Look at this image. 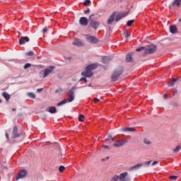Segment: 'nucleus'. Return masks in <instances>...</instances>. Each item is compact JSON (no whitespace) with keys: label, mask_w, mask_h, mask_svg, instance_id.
<instances>
[{"label":"nucleus","mask_w":181,"mask_h":181,"mask_svg":"<svg viewBox=\"0 0 181 181\" xmlns=\"http://www.w3.org/2000/svg\"><path fill=\"white\" fill-rule=\"evenodd\" d=\"M97 69V65L95 64H92L90 65H88L85 69V71L81 72V76H85L86 78H90L93 76V70H95Z\"/></svg>","instance_id":"f257e3e1"},{"label":"nucleus","mask_w":181,"mask_h":181,"mask_svg":"<svg viewBox=\"0 0 181 181\" xmlns=\"http://www.w3.org/2000/svg\"><path fill=\"white\" fill-rule=\"evenodd\" d=\"M127 176H128V173L124 172L120 174L119 176L118 175L112 176V180H110V181H117L118 180L119 181H129V178H128Z\"/></svg>","instance_id":"f03ea898"},{"label":"nucleus","mask_w":181,"mask_h":181,"mask_svg":"<svg viewBox=\"0 0 181 181\" xmlns=\"http://www.w3.org/2000/svg\"><path fill=\"white\" fill-rule=\"evenodd\" d=\"M77 89L76 86H74L73 88H71L69 92H67V99H65L64 100H66L69 103H71L75 99V90Z\"/></svg>","instance_id":"7ed1b4c3"},{"label":"nucleus","mask_w":181,"mask_h":181,"mask_svg":"<svg viewBox=\"0 0 181 181\" xmlns=\"http://www.w3.org/2000/svg\"><path fill=\"white\" fill-rule=\"evenodd\" d=\"M123 74V68L120 67L115 70L112 74V81H117L120 75Z\"/></svg>","instance_id":"20e7f679"},{"label":"nucleus","mask_w":181,"mask_h":181,"mask_svg":"<svg viewBox=\"0 0 181 181\" xmlns=\"http://www.w3.org/2000/svg\"><path fill=\"white\" fill-rule=\"evenodd\" d=\"M157 47L156 45H149L148 46L147 49H145V51H144V54L145 55L153 54L156 52Z\"/></svg>","instance_id":"39448f33"},{"label":"nucleus","mask_w":181,"mask_h":181,"mask_svg":"<svg viewBox=\"0 0 181 181\" xmlns=\"http://www.w3.org/2000/svg\"><path fill=\"white\" fill-rule=\"evenodd\" d=\"M93 17H94V14L89 16V21L92 20ZM90 27L93 28V29L97 30L100 26V22L92 20L90 21Z\"/></svg>","instance_id":"423d86ee"},{"label":"nucleus","mask_w":181,"mask_h":181,"mask_svg":"<svg viewBox=\"0 0 181 181\" xmlns=\"http://www.w3.org/2000/svg\"><path fill=\"white\" fill-rule=\"evenodd\" d=\"M85 37H86L87 42H88L90 44H96L98 42V40H97V38L95 37V36L86 35H85Z\"/></svg>","instance_id":"0eeeda50"},{"label":"nucleus","mask_w":181,"mask_h":181,"mask_svg":"<svg viewBox=\"0 0 181 181\" xmlns=\"http://www.w3.org/2000/svg\"><path fill=\"white\" fill-rule=\"evenodd\" d=\"M26 177V170H21L20 173L16 176V180H19L20 179H23Z\"/></svg>","instance_id":"6e6552de"},{"label":"nucleus","mask_w":181,"mask_h":181,"mask_svg":"<svg viewBox=\"0 0 181 181\" xmlns=\"http://www.w3.org/2000/svg\"><path fill=\"white\" fill-rule=\"evenodd\" d=\"M30 42V38L28 36L21 37L20 39L18 40V44H20V45H23L26 42Z\"/></svg>","instance_id":"1a4fd4ad"},{"label":"nucleus","mask_w":181,"mask_h":181,"mask_svg":"<svg viewBox=\"0 0 181 181\" xmlns=\"http://www.w3.org/2000/svg\"><path fill=\"white\" fill-rule=\"evenodd\" d=\"M55 67L54 66H49L47 69L44 70V74H43V78H46L47 76H49V74H51V73L54 70Z\"/></svg>","instance_id":"9d476101"},{"label":"nucleus","mask_w":181,"mask_h":181,"mask_svg":"<svg viewBox=\"0 0 181 181\" xmlns=\"http://www.w3.org/2000/svg\"><path fill=\"white\" fill-rule=\"evenodd\" d=\"M88 24V20L87 19V18L81 17V18H79V25H81V26H87Z\"/></svg>","instance_id":"9b49d317"},{"label":"nucleus","mask_w":181,"mask_h":181,"mask_svg":"<svg viewBox=\"0 0 181 181\" xmlns=\"http://www.w3.org/2000/svg\"><path fill=\"white\" fill-rule=\"evenodd\" d=\"M127 143L126 141L124 140H119L116 143H114V144L112 145L115 148H120L122 146H123L124 144H125Z\"/></svg>","instance_id":"f8f14e48"},{"label":"nucleus","mask_w":181,"mask_h":181,"mask_svg":"<svg viewBox=\"0 0 181 181\" xmlns=\"http://www.w3.org/2000/svg\"><path fill=\"white\" fill-rule=\"evenodd\" d=\"M114 21H115V13H113L112 14V16H110L108 18V20H107V25H110L112 24V23L114 22Z\"/></svg>","instance_id":"ddd939ff"},{"label":"nucleus","mask_w":181,"mask_h":181,"mask_svg":"<svg viewBox=\"0 0 181 181\" xmlns=\"http://www.w3.org/2000/svg\"><path fill=\"white\" fill-rule=\"evenodd\" d=\"M73 45L78 47L84 46V43H83L80 39H75L73 42Z\"/></svg>","instance_id":"4468645a"},{"label":"nucleus","mask_w":181,"mask_h":181,"mask_svg":"<svg viewBox=\"0 0 181 181\" xmlns=\"http://www.w3.org/2000/svg\"><path fill=\"white\" fill-rule=\"evenodd\" d=\"M13 135H14L13 139H17L21 136V134H18V127L16 126L13 128Z\"/></svg>","instance_id":"2eb2a0df"},{"label":"nucleus","mask_w":181,"mask_h":181,"mask_svg":"<svg viewBox=\"0 0 181 181\" xmlns=\"http://www.w3.org/2000/svg\"><path fill=\"white\" fill-rule=\"evenodd\" d=\"M122 132H135L136 129L134 127H124L122 129Z\"/></svg>","instance_id":"dca6fc26"},{"label":"nucleus","mask_w":181,"mask_h":181,"mask_svg":"<svg viewBox=\"0 0 181 181\" xmlns=\"http://www.w3.org/2000/svg\"><path fill=\"white\" fill-rule=\"evenodd\" d=\"M133 52H129L128 53L127 56L126 57V62H127V63H131L132 62H133Z\"/></svg>","instance_id":"f3484780"},{"label":"nucleus","mask_w":181,"mask_h":181,"mask_svg":"<svg viewBox=\"0 0 181 181\" xmlns=\"http://www.w3.org/2000/svg\"><path fill=\"white\" fill-rule=\"evenodd\" d=\"M169 29L170 30L171 34H176L177 33V27L175 25H172L169 26Z\"/></svg>","instance_id":"a211bd4d"},{"label":"nucleus","mask_w":181,"mask_h":181,"mask_svg":"<svg viewBox=\"0 0 181 181\" xmlns=\"http://www.w3.org/2000/svg\"><path fill=\"white\" fill-rule=\"evenodd\" d=\"M125 16H126V14H124V13L118 14L117 16H116L115 21H116V23H117L121 19H123V18H125Z\"/></svg>","instance_id":"6ab92c4d"},{"label":"nucleus","mask_w":181,"mask_h":181,"mask_svg":"<svg viewBox=\"0 0 181 181\" xmlns=\"http://www.w3.org/2000/svg\"><path fill=\"white\" fill-rule=\"evenodd\" d=\"M110 60H112L111 57H103L102 63L103 64H107V63L110 62Z\"/></svg>","instance_id":"aec40b11"},{"label":"nucleus","mask_w":181,"mask_h":181,"mask_svg":"<svg viewBox=\"0 0 181 181\" xmlns=\"http://www.w3.org/2000/svg\"><path fill=\"white\" fill-rule=\"evenodd\" d=\"M143 166V163L137 164L135 166H132V168H130V170H137L138 169L141 168Z\"/></svg>","instance_id":"412c9836"},{"label":"nucleus","mask_w":181,"mask_h":181,"mask_svg":"<svg viewBox=\"0 0 181 181\" xmlns=\"http://www.w3.org/2000/svg\"><path fill=\"white\" fill-rule=\"evenodd\" d=\"M2 96L3 98H4L5 100L6 101H8V100L11 99V95L6 92L3 93Z\"/></svg>","instance_id":"4be33fe9"},{"label":"nucleus","mask_w":181,"mask_h":181,"mask_svg":"<svg viewBox=\"0 0 181 181\" xmlns=\"http://www.w3.org/2000/svg\"><path fill=\"white\" fill-rule=\"evenodd\" d=\"M48 112H49L51 114H55L57 112V108L54 106H52L48 110Z\"/></svg>","instance_id":"5701e85b"},{"label":"nucleus","mask_w":181,"mask_h":181,"mask_svg":"<svg viewBox=\"0 0 181 181\" xmlns=\"http://www.w3.org/2000/svg\"><path fill=\"white\" fill-rule=\"evenodd\" d=\"M181 0H175L173 3V6H180Z\"/></svg>","instance_id":"b1692460"},{"label":"nucleus","mask_w":181,"mask_h":181,"mask_svg":"<svg viewBox=\"0 0 181 181\" xmlns=\"http://www.w3.org/2000/svg\"><path fill=\"white\" fill-rule=\"evenodd\" d=\"M177 81H178V79H173V80H171V81L168 83V86L169 87L174 86L175 83H176Z\"/></svg>","instance_id":"393cba45"},{"label":"nucleus","mask_w":181,"mask_h":181,"mask_svg":"<svg viewBox=\"0 0 181 181\" xmlns=\"http://www.w3.org/2000/svg\"><path fill=\"white\" fill-rule=\"evenodd\" d=\"M144 144H145L146 145H151V141L150 139L145 138V139H144Z\"/></svg>","instance_id":"a878e982"},{"label":"nucleus","mask_w":181,"mask_h":181,"mask_svg":"<svg viewBox=\"0 0 181 181\" xmlns=\"http://www.w3.org/2000/svg\"><path fill=\"white\" fill-rule=\"evenodd\" d=\"M28 98H32V99L36 98V95L33 93H28Z\"/></svg>","instance_id":"bb28decb"},{"label":"nucleus","mask_w":181,"mask_h":181,"mask_svg":"<svg viewBox=\"0 0 181 181\" xmlns=\"http://www.w3.org/2000/svg\"><path fill=\"white\" fill-rule=\"evenodd\" d=\"M67 103H69L68 100H62L61 102L57 103V107H60L61 105L66 104Z\"/></svg>","instance_id":"cd10ccee"},{"label":"nucleus","mask_w":181,"mask_h":181,"mask_svg":"<svg viewBox=\"0 0 181 181\" xmlns=\"http://www.w3.org/2000/svg\"><path fill=\"white\" fill-rule=\"evenodd\" d=\"M181 150V146H178L177 147H175V148H173V153H179V151H180Z\"/></svg>","instance_id":"c85d7f7f"},{"label":"nucleus","mask_w":181,"mask_h":181,"mask_svg":"<svg viewBox=\"0 0 181 181\" xmlns=\"http://www.w3.org/2000/svg\"><path fill=\"white\" fill-rule=\"evenodd\" d=\"M65 170V167L63 165L59 166V168H58V171H59V173H63Z\"/></svg>","instance_id":"c756f323"},{"label":"nucleus","mask_w":181,"mask_h":181,"mask_svg":"<svg viewBox=\"0 0 181 181\" xmlns=\"http://www.w3.org/2000/svg\"><path fill=\"white\" fill-rule=\"evenodd\" d=\"M30 67H31V64H29V63H26L25 65H24V66H23V68L24 69H29Z\"/></svg>","instance_id":"7c9ffc66"},{"label":"nucleus","mask_w":181,"mask_h":181,"mask_svg":"<svg viewBox=\"0 0 181 181\" xmlns=\"http://www.w3.org/2000/svg\"><path fill=\"white\" fill-rule=\"evenodd\" d=\"M177 178H178V176H176V175L169 176V179H170L171 180H176Z\"/></svg>","instance_id":"2f4dec72"},{"label":"nucleus","mask_w":181,"mask_h":181,"mask_svg":"<svg viewBox=\"0 0 181 181\" xmlns=\"http://www.w3.org/2000/svg\"><path fill=\"white\" fill-rule=\"evenodd\" d=\"M133 23H134V20H129L128 22H127V26L128 27H131L132 26V25L133 24Z\"/></svg>","instance_id":"473e14b6"},{"label":"nucleus","mask_w":181,"mask_h":181,"mask_svg":"<svg viewBox=\"0 0 181 181\" xmlns=\"http://www.w3.org/2000/svg\"><path fill=\"white\" fill-rule=\"evenodd\" d=\"M85 116L83 115H79L78 117V121L81 122H83V119H84Z\"/></svg>","instance_id":"72a5a7b5"},{"label":"nucleus","mask_w":181,"mask_h":181,"mask_svg":"<svg viewBox=\"0 0 181 181\" xmlns=\"http://www.w3.org/2000/svg\"><path fill=\"white\" fill-rule=\"evenodd\" d=\"M90 4V0H86L84 2H83V6H88V4Z\"/></svg>","instance_id":"f704fd0d"},{"label":"nucleus","mask_w":181,"mask_h":181,"mask_svg":"<svg viewBox=\"0 0 181 181\" xmlns=\"http://www.w3.org/2000/svg\"><path fill=\"white\" fill-rule=\"evenodd\" d=\"M144 49H145V47H138L137 49H136V52H141V50H144Z\"/></svg>","instance_id":"c9c22d12"},{"label":"nucleus","mask_w":181,"mask_h":181,"mask_svg":"<svg viewBox=\"0 0 181 181\" xmlns=\"http://www.w3.org/2000/svg\"><path fill=\"white\" fill-rule=\"evenodd\" d=\"M26 55H28V57H32V56H33V52L30 51V52L26 53Z\"/></svg>","instance_id":"e433bc0d"},{"label":"nucleus","mask_w":181,"mask_h":181,"mask_svg":"<svg viewBox=\"0 0 181 181\" xmlns=\"http://www.w3.org/2000/svg\"><path fill=\"white\" fill-rule=\"evenodd\" d=\"M79 81H83L85 83H87V79L86 78H81V79H79Z\"/></svg>","instance_id":"4c0bfd02"},{"label":"nucleus","mask_w":181,"mask_h":181,"mask_svg":"<svg viewBox=\"0 0 181 181\" xmlns=\"http://www.w3.org/2000/svg\"><path fill=\"white\" fill-rule=\"evenodd\" d=\"M151 161L149 160V161H147L145 163H144V165H145L146 166H149L151 165Z\"/></svg>","instance_id":"58836bf2"},{"label":"nucleus","mask_w":181,"mask_h":181,"mask_svg":"<svg viewBox=\"0 0 181 181\" xmlns=\"http://www.w3.org/2000/svg\"><path fill=\"white\" fill-rule=\"evenodd\" d=\"M107 137H108L107 140H109V141H110V140H112V141L114 140V139H112V135H110V134H108Z\"/></svg>","instance_id":"ea45409f"},{"label":"nucleus","mask_w":181,"mask_h":181,"mask_svg":"<svg viewBox=\"0 0 181 181\" xmlns=\"http://www.w3.org/2000/svg\"><path fill=\"white\" fill-rule=\"evenodd\" d=\"M90 8H87L86 11H83V13L87 14V13H90Z\"/></svg>","instance_id":"a19ab883"},{"label":"nucleus","mask_w":181,"mask_h":181,"mask_svg":"<svg viewBox=\"0 0 181 181\" xmlns=\"http://www.w3.org/2000/svg\"><path fill=\"white\" fill-rule=\"evenodd\" d=\"M47 30H49V29L47 28V27L44 28V29H43V33H47Z\"/></svg>","instance_id":"79ce46f5"},{"label":"nucleus","mask_w":181,"mask_h":181,"mask_svg":"<svg viewBox=\"0 0 181 181\" xmlns=\"http://www.w3.org/2000/svg\"><path fill=\"white\" fill-rule=\"evenodd\" d=\"M131 36V34H124V37H126V39H128V37H129Z\"/></svg>","instance_id":"37998d69"},{"label":"nucleus","mask_w":181,"mask_h":181,"mask_svg":"<svg viewBox=\"0 0 181 181\" xmlns=\"http://www.w3.org/2000/svg\"><path fill=\"white\" fill-rule=\"evenodd\" d=\"M158 164V161H153L152 165L154 166L155 165Z\"/></svg>","instance_id":"c03bdc74"},{"label":"nucleus","mask_w":181,"mask_h":181,"mask_svg":"<svg viewBox=\"0 0 181 181\" xmlns=\"http://www.w3.org/2000/svg\"><path fill=\"white\" fill-rule=\"evenodd\" d=\"M168 98V95L165 94L163 95V99L166 100Z\"/></svg>","instance_id":"a18cd8bd"},{"label":"nucleus","mask_w":181,"mask_h":181,"mask_svg":"<svg viewBox=\"0 0 181 181\" xmlns=\"http://www.w3.org/2000/svg\"><path fill=\"white\" fill-rule=\"evenodd\" d=\"M98 102H100V99L94 98V103H98Z\"/></svg>","instance_id":"49530a36"},{"label":"nucleus","mask_w":181,"mask_h":181,"mask_svg":"<svg viewBox=\"0 0 181 181\" xmlns=\"http://www.w3.org/2000/svg\"><path fill=\"white\" fill-rule=\"evenodd\" d=\"M42 91H43V88H38L37 89L38 93H41Z\"/></svg>","instance_id":"de8ad7c7"},{"label":"nucleus","mask_w":181,"mask_h":181,"mask_svg":"<svg viewBox=\"0 0 181 181\" xmlns=\"http://www.w3.org/2000/svg\"><path fill=\"white\" fill-rule=\"evenodd\" d=\"M103 148H105V149H110V147H108V146H103Z\"/></svg>","instance_id":"09e8293b"},{"label":"nucleus","mask_w":181,"mask_h":181,"mask_svg":"<svg viewBox=\"0 0 181 181\" xmlns=\"http://www.w3.org/2000/svg\"><path fill=\"white\" fill-rule=\"evenodd\" d=\"M177 93H178V90H175V91H173V95H176Z\"/></svg>","instance_id":"8fccbe9b"},{"label":"nucleus","mask_w":181,"mask_h":181,"mask_svg":"<svg viewBox=\"0 0 181 181\" xmlns=\"http://www.w3.org/2000/svg\"><path fill=\"white\" fill-rule=\"evenodd\" d=\"M124 35H129L127 33V30H124Z\"/></svg>","instance_id":"3c124183"},{"label":"nucleus","mask_w":181,"mask_h":181,"mask_svg":"<svg viewBox=\"0 0 181 181\" xmlns=\"http://www.w3.org/2000/svg\"><path fill=\"white\" fill-rule=\"evenodd\" d=\"M5 135H6V139H8L9 136H8V133H6Z\"/></svg>","instance_id":"603ef678"},{"label":"nucleus","mask_w":181,"mask_h":181,"mask_svg":"<svg viewBox=\"0 0 181 181\" xmlns=\"http://www.w3.org/2000/svg\"><path fill=\"white\" fill-rule=\"evenodd\" d=\"M21 116H22V114L21 113L18 115V117H21Z\"/></svg>","instance_id":"864d4df0"},{"label":"nucleus","mask_w":181,"mask_h":181,"mask_svg":"<svg viewBox=\"0 0 181 181\" xmlns=\"http://www.w3.org/2000/svg\"><path fill=\"white\" fill-rule=\"evenodd\" d=\"M12 111H16V109L13 108V109H12Z\"/></svg>","instance_id":"5fc2aeb1"},{"label":"nucleus","mask_w":181,"mask_h":181,"mask_svg":"<svg viewBox=\"0 0 181 181\" xmlns=\"http://www.w3.org/2000/svg\"><path fill=\"white\" fill-rule=\"evenodd\" d=\"M179 22H180V23H181V18H180V19H179Z\"/></svg>","instance_id":"6e6d98bb"},{"label":"nucleus","mask_w":181,"mask_h":181,"mask_svg":"<svg viewBox=\"0 0 181 181\" xmlns=\"http://www.w3.org/2000/svg\"><path fill=\"white\" fill-rule=\"evenodd\" d=\"M1 100H0V103H1Z\"/></svg>","instance_id":"4d7b16f0"}]
</instances>
